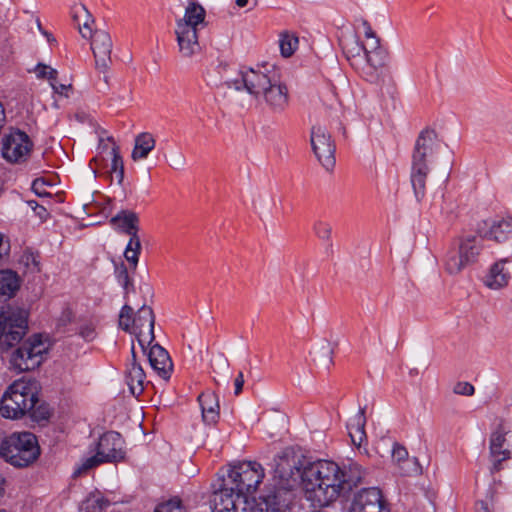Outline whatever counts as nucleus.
Listing matches in <instances>:
<instances>
[{"label": "nucleus", "mask_w": 512, "mask_h": 512, "mask_svg": "<svg viewBox=\"0 0 512 512\" xmlns=\"http://www.w3.org/2000/svg\"><path fill=\"white\" fill-rule=\"evenodd\" d=\"M275 472L284 481H301L305 490L313 494V500L320 506H327L338 497L348 495L364 476L357 463H351L342 469L337 463L328 460L306 464L295 460L290 464L287 461L277 464Z\"/></svg>", "instance_id": "nucleus-1"}, {"label": "nucleus", "mask_w": 512, "mask_h": 512, "mask_svg": "<svg viewBox=\"0 0 512 512\" xmlns=\"http://www.w3.org/2000/svg\"><path fill=\"white\" fill-rule=\"evenodd\" d=\"M205 18L206 11L202 5L191 1L185 8L184 16L176 20L175 34L183 57L190 58L200 51L198 31L206 25Z\"/></svg>", "instance_id": "nucleus-2"}, {"label": "nucleus", "mask_w": 512, "mask_h": 512, "mask_svg": "<svg viewBox=\"0 0 512 512\" xmlns=\"http://www.w3.org/2000/svg\"><path fill=\"white\" fill-rule=\"evenodd\" d=\"M37 437L28 431L13 432L0 444V456L7 463L17 468L33 464L40 456Z\"/></svg>", "instance_id": "nucleus-3"}, {"label": "nucleus", "mask_w": 512, "mask_h": 512, "mask_svg": "<svg viewBox=\"0 0 512 512\" xmlns=\"http://www.w3.org/2000/svg\"><path fill=\"white\" fill-rule=\"evenodd\" d=\"M28 330V312L22 308L0 309V353L18 345Z\"/></svg>", "instance_id": "nucleus-4"}, {"label": "nucleus", "mask_w": 512, "mask_h": 512, "mask_svg": "<svg viewBox=\"0 0 512 512\" xmlns=\"http://www.w3.org/2000/svg\"><path fill=\"white\" fill-rule=\"evenodd\" d=\"M224 478V485L232 486L245 500L253 494L262 482L265 474L262 465L255 461H245L233 465Z\"/></svg>", "instance_id": "nucleus-5"}, {"label": "nucleus", "mask_w": 512, "mask_h": 512, "mask_svg": "<svg viewBox=\"0 0 512 512\" xmlns=\"http://www.w3.org/2000/svg\"><path fill=\"white\" fill-rule=\"evenodd\" d=\"M124 440L120 433L108 431L104 433L97 443L96 454L85 459L74 471L78 476L102 463H115L125 458Z\"/></svg>", "instance_id": "nucleus-6"}, {"label": "nucleus", "mask_w": 512, "mask_h": 512, "mask_svg": "<svg viewBox=\"0 0 512 512\" xmlns=\"http://www.w3.org/2000/svg\"><path fill=\"white\" fill-rule=\"evenodd\" d=\"M34 393L24 381H15L5 391L0 401V415L7 419H19L33 407Z\"/></svg>", "instance_id": "nucleus-7"}, {"label": "nucleus", "mask_w": 512, "mask_h": 512, "mask_svg": "<svg viewBox=\"0 0 512 512\" xmlns=\"http://www.w3.org/2000/svg\"><path fill=\"white\" fill-rule=\"evenodd\" d=\"M276 75L277 73L270 70L267 65L257 66L256 68L242 67L239 70V77L226 80L225 85L237 91L246 90L258 99Z\"/></svg>", "instance_id": "nucleus-8"}, {"label": "nucleus", "mask_w": 512, "mask_h": 512, "mask_svg": "<svg viewBox=\"0 0 512 512\" xmlns=\"http://www.w3.org/2000/svg\"><path fill=\"white\" fill-rule=\"evenodd\" d=\"M47 347L41 335L35 334L20 344L11 354V368L17 372H26L38 368L44 360Z\"/></svg>", "instance_id": "nucleus-9"}, {"label": "nucleus", "mask_w": 512, "mask_h": 512, "mask_svg": "<svg viewBox=\"0 0 512 512\" xmlns=\"http://www.w3.org/2000/svg\"><path fill=\"white\" fill-rule=\"evenodd\" d=\"M388 61V50L380 45V40H375L374 43H370V48H367L358 72L366 81L382 86L385 83Z\"/></svg>", "instance_id": "nucleus-10"}, {"label": "nucleus", "mask_w": 512, "mask_h": 512, "mask_svg": "<svg viewBox=\"0 0 512 512\" xmlns=\"http://www.w3.org/2000/svg\"><path fill=\"white\" fill-rule=\"evenodd\" d=\"M512 457V431L503 421L495 425L489 440L488 462L490 472L494 473L501 469L502 462Z\"/></svg>", "instance_id": "nucleus-11"}, {"label": "nucleus", "mask_w": 512, "mask_h": 512, "mask_svg": "<svg viewBox=\"0 0 512 512\" xmlns=\"http://www.w3.org/2000/svg\"><path fill=\"white\" fill-rule=\"evenodd\" d=\"M1 153L10 163L22 164L26 162L33 149L30 137L19 129H10L2 138Z\"/></svg>", "instance_id": "nucleus-12"}, {"label": "nucleus", "mask_w": 512, "mask_h": 512, "mask_svg": "<svg viewBox=\"0 0 512 512\" xmlns=\"http://www.w3.org/2000/svg\"><path fill=\"white\" fill-rule=\"evenodd\" d=\"M439 147L438 135L434 129L426 128L418 135L412 152L411 170L418 176L430 166L433 155Z\"/></svg>", "instance_id": "nucleus-13"}, {"label": "nucleus", "mask_w": 512, "mask_h": 512, "mask_svg": "<svg viewBox=\"0 0 512 512\" xmlns=\"http://www.w3.org/2000/svg\"><path fill=\"white\" fill-rule=\"evenodd\" d=\"M310 142L312 150L320 164L327 171L332 170L336 163L335 144L327 129L320 124L313 125L311 128Z\"/></svg>", "instance_id": "nucleus-14"}, {"label": "nucleus", "mask_w": 512, "mask_h": 512, "mask_svg": "<svg viewBox=\"0 0 512 512\" xmlns=\"http://www.w3.org/2000/svg\"><path fill=\"white\" fill-rule=\"evenodd\" d=\"M154 325L155 315L152 308L143 304L132 320V331L130 333L136 336L138 344L145 353L147 346L155 340Z\"/></svg>", "instance_id": "nucleus-15"}, {"label": "nucleus", "mask_w": 512, "mask_h": 512, "mask_svg": "<svg viewBox=\"0 0 512 512\" xmlns=\"http://www.w3.org/2000/svg\"><path fill=\"white\" fill-rule=\"evenodd\" d=\"M449 172L447 170L436 174L431 171L430 166L423 169L420 176L416 171L411 170L410 181L414 192H438L447 189Z\"/></svg>", "instance_id": "nucleus-16"}, {"label": "nucleus", "mask_w": 512, "mask_h": 512, "mask_svg": "<svg viewBox=\"0 0 512 512\" xmlns=\"http://www.w3.org/2000/svg\"><path fill=\"white\" fill-rule=\"evenodd\" d=\"M349 512H389L380 489H362L353 499Z\"/></svg>", "instance_id": "nucleus-17"}, {"label": "nucleus", "mask_w": 512, "mask_h": 512, "mask_svg": "<svg viewBox=\"0 0 512 512\" xmlns=\"http://www.w3.org/2000/svg\"><path fill=\"white\" fill-rule=\"evenodd\" d=\"M263 98L269 110L273 113H283L289 106V92L285 83H283L278 74L272 78V81L262 92Z\"/></svg>", "instance_id": "nucleus-18"}, {"label": "nucleus", "mask_w": 512, "mask_h": 512, "mask_svg": "<svg viewBox=\"0 0 512 512\" xmlns=\"http://www.w3.org/2000/svg\"><path fill=\"white\" fill-rule=\"evenodd\" d=\"M243 498L232 486L224 485V478L219 477L214 485L211 500L213 512H237L236 500Z\"/></svg>", "instance_id": "nucleus-19"}, {"label": "nucleus", "mask_w": 512, "mask_h": 512, "mask_svg": "<svg viewBox=\"0 0 512 512\" xmlns=\"http://www.w3.org/2000/svg\"><path fill=\"white\" fill-rule=\"evenodd\" d=\"M91 38V49L95 58V67L106 71L111 63L112 40L104 30H96Z\"/></svg>", "instance_id": "nucleus-20"}, {"label": "nucleus", "mask_w": 512, "mask_h": 512, "mask_svg": "<svg viewBox=\"0 0 512 512\" xmlns=\"http://www.w3.org/2000/svg\"><path fill=\"white\" fill-rule=\"evenodd\" d=\"M148 360L154 371L164 380H169L173 363L168 352L158 343L149 345Z\"/></svg>", "instance_id": "nucleus-21"}, {"label": "nucleus", "mask_w": 512, "mask_h": 512, "mask_svg": "<svg viewBox=\"0 0 512 512\" xmlns=\"http://www.w3.org/2000/svg\"><path fill=\"white\" fill-rule=\"evenodd\" d=\"M288 492L283 489H274L260 497L257 504L260 512H285L289 505Z\"/></svg>", "instance_id": "nucleus-22"}, {"label": "nucleus", "mask_w": 512, "mask_h": 512, "mask_svg": "<svg viewBox=\"0 0 512 512\" xmlns=\"http://www.w3.org/2000/svg\"><path fill=\"white\" fill-rule=\"evenodd\" d=\"M132 360L126 372V380L132 395L139 396L144 390L145 372L141 365L136 361L135 346L131 347Z\"/></svg>", "instance_id": "nucleus-23"}, {"label": "nucleus", "mask_w": 512, "mask_h": 512, "mask_svg": "<svg viewBox=\"0 0 512 512\" xmlns=\"http://www.w3.org/2000/svg\"><path fill=\"white\" fill-rule=\"evenodd\" d=\"M198 402L201 407L203 421L208 425L216 424L220 416L217 394L211 391L203 392L199 395Z\"/></svg>", "instance_id": "nucleus-24"}, {"label": "nucleus", "mask_w": 512, "mask_h": 512, "mask_svg": "<svg viewBox=\"0 0 512 512\" xmlns=\"http://www.w3.org/2000/svg\"><path fill=\"white\" fill-rule=\"evenodd\" d=\"M508 261V258L501 259L491 266L484 280L486 287L492 290H499L508 285L510 274L504 268V264Z\"/></svg>", "instance_id": "nucleus-25"}, {"label": "nucleus", "mask_w": 512, "mask_h": 512, "mask_svg": "<svg viewBox=\"0 0 512 512\" xmlns=\"http://www.w3.org/2000/svg\"><path fill=\"white\" fill-rule=\"evenodd\" d=\"M343 53L349 61L350 65L358 71L367 48L360 42L357 36H351L343 41Z\"/></svg>", "instance_id": "nucleus-26"}, {"label": "nucleus", "mask_w": 512, "mask_h": 512, "mask_svg": "<svg viewBox=\"0 0 512 512\" xmlns=\"http://www.w3.org/2000/svg\"><path fill=\"white\" fill-rule=\"evenodd\" d=\"M111 223L118 226L120 233L128 236L139 233V217L130 210H120L115 216L111 218Z\"/></svg>", "instance_id": "nucleus-27"}, {"label": "nucleus", "mask_w": 512, "mask_h": 512, "mask_svg": "<svg viewBox=\"0 0 512 512\" xmlns=\"http://www.w3.org/2000/svg\"><path fill=\"white\" fill-rule=\"evenodd\" d=\"M485 238L498 243L512 239V218L495 219L489 225Z\"/></svg>", "instance_id": "nucleus-28"}, {"label": "nucleus", "mask_w": 512, "mask_h": 512, "mask_svg": "<svg viewBox=\"0 0 512 512\" xmlns=\"http://www.w3.org/2000/svg\"><path fill=\"white\" fill-rule=\"evenodd\" d=\"M72 19L78 26L79 32L83 38L93 36L90 27V23H93V19L88 9L83 4H77L72 7Z\"/></svg>", "instance_id": "nucleus-29"}, {"label": "nucleus", "mask_w": 512, "mask_h": 512, "mask_svg": "<svg viewBox=\"0 0 512 512\" xmlns=\"http://www.w3.org/2000/svg\"><path fill=\"white\" fill-rule=\"evenodd\" d=\"M18 274L10 269L0 270V297L11 298L20 288Z\"/></svg>", "instance_id": "nucleus-30"}, {"label": "nucleus", "mask_w": 512, "mask_h": 512, "mask_svg": "<svg viewBox=\"0 0 512 512\" xmlns=\"http://www.w3.org/2000/svg\"><path fill=\"white\" fill-rule=\"evenodd\" d=\"M458 250L469 265L476 263L480 255V241L478 235L469 234L463 237Z\"/></svg>", "instance_id": "nucleus-31"}, {"label": "nucleus", "mask_w": 512, "mask_h": 512, "mask_svg": "<svg viewBox=\"0 0 512 512\" xmlns=\"http://www.w3.org/2000/svg\"><path fill=\"white\" fill-rule=\"evenodd\" d=\"M156 140L151 133L142 132L135 138L132 159L137 161L147 158L148 154L154 149Z\"/></svg>", "instance_id": "nucleus-32"}, {"label": "nucleus", "mask_w": 512, "mask_h": 512, "mask_svg": "<svg viewBox=\"0 0 512 512\" xmlns=\"http://www.w3.org/2000/svg\"><path fill=\"white\" fill-rule=\"evenodd\" d=\"M366 417H365V407L360 408L358 413L350 419L347 424V428L349 430V435L353 444L360 445L362 440L365 437V427Z\"/></svg>", "instance_id": "nucleus-33"}, {"label": "nucleus", "mask_w": 512, "mask_h": 512, "mask_svg": "<svg viewBox=\"0 0 512 512\" xmlns=\"http://www.w3.org/2000/svg\"><path fill=\"white\" fill-rule=\"evenodd\" d=\"M112 161L110 169V177L112 181H117L123 190L131 189L129 183H124V163L119 152V147L113 142Z\"/></svg>", "instance_id": "nucleus-34"}, {"label": "nucleus", "mask_w": 512, "mask_h": 512, "mask_svg": "<svg viewBox=\"0 0 512 512\" xmlns=\"http://www.w3.org/2000/svg\"><path fill=\"white\" fill-rule=\"evenodd\" d=\"M130 239L126 245L124 251V257L129 262V264L136 269L139 262V255L142 250L141 239L137 234L129 236Z\"/></svg>", "instance_id": "nucleus-35"}, {"label": "nucleus", "mask_w": 512, "mask_h": 512, "mask_svg": "<svg viewBox=\"0 0 512 512\" xmlns=\"http://www.w3.org/2000/svg\"><path fill=\"white\" fill-rule=\"evenodd\" d=\"M60 185V179L57 174H45L33 180L31 192H47V189H56Z\"/></svg>", "instance_id": "nucleus-36"}, {"label": "nucleus", "mask_w": 512, "mask_h": 512, "mask_svg": "<svg viewBox=\"0 0 512 512\" xmlns=\"http://www.w3.org/2000/svg\"><path fill=\"white\" fill-rule=\"evenodd\" d=\"M467 266H469V264L462 257V254L459 250H451L447 253L445 259V269L449 274H457Z\"/></svg>", "instance_id": "nucleus-37"}, {"label": "nucleus", "mask_w": 512, "mask_h": 512, "mask_svg": "<svg viewBox=\"0 0 512 512\" xmlns=\"http://www.w3.org/2000/svg\"><path fill=\"white\" fill-rule=\"evenodd\" d=\"M27 414L36 422L48 420L50 417L48 404L40 403L36 392L34 393L33 407L27 411Z\"/></svg>", "instance_id": "nucleus-38"}, {"label": "nucleus", "mask_w": 512, "mask_h": 512, "mask_svg": "<svg viewBox=\"0 0 512 512\" xmlns=\"http://www.w3.org/2000/svg\"><path fill=\"white\" fill-rule=\"evenodd\" d=\"M109 501L101 496H89L81 505V512H104Z\"/></svg>", "instance_id": "nucleus-39"}, {"label": "nucleus", "mask_w": 512, "mask_h": 512, "mask_svg": "<svg viewBox=\"0 0 512 512\" xmlns=\"http://www.w3.org/2000/svg\"><path fill=\"white\" fill-rule=\"evenodd\" d=\"M115 276L117 282L124 290V298H127L130 290L134 289L133 282L129 276L128 269L126 265L122 262L120 265H116L115 267Z\"/></svg>", "instance_id": "nucleus-40"}, {"label": "nucleus", "mask_w": 512, "mask_h": 512, "mask_svg": "<svg viewBox=\"0 0 512 512\" xmlns=\"http://www.w3.org/2000/svg\"><path fill=\"white\" fill-rule=\"evenodd\" d=\"M154 512H186V508L180 498L174 497L158 504Z\"/></svg>", "instance_id": "nucleus-41"}, {"label": "nucleus", "mask_w": 512, "mask_h": 512, "mask_svg": "<svg viewBox=\"0 0 512 512\" xmlns=\"http://www.w3.org/2000/svg\"><path fill=\"white\" fill-rule=\"evenodd\" d=\"M297 45H298L297 37H295L293 35H289V34H283L279 41V46H280V51H281L282 56L290 57L294 53Z\"/></svg>", "instance_id": "nucleus-42"}, {"label": "nucleus", "mask_w": 512, "mask_h": 512, "mask_svg": "<svg viewBox=\"0 0 512 512\" xmlns=\"http://www.w3.org/2000/svg\"><path fill=\"white\" fill-rule=\"evenodd\" d=\"M134 310L133 308L125 304L119 314V327L125 331V332H131L132 331V320L134 318Z\"/></svg>", "instance_id": "nucleus-43"}, {"label": "nucleus", "mask_w": 512, "mask_h": 512, "mask_svg": "<svg viewBox=\"0 0 512 512\" xmlns=\"http://www.w3.org/2000/svg\"><path fill=\"white\" fill-rule=\"evenodd\" d=\"M314 233L316 236L323 241H326L328 243L327 249H331L332 242H331V234H332V227L329 223L324 221H317L314 224L313 227Z\"/></svg>", "instance_id": "nucleus-44"}, {"label": "nucleus", "mask_w": 512, "mask_h": 512, "mask_svg": "<svg viewBox=\"0 0 512 512\" xmlns=\"http://www.w3.org/2000/svg\"><path fill=\"white\" fill-rule=\"evenodd\" d=\"M100 198L98 200H93L94 204H86L85 207H93L96 206L98 208V212L104 216H108L111 214L112 206L111 202L112 200L108 197H106L104 194H99Z\"/></svg>", "instance_id": "nucleus-45"}, {"label": "nucleus", "mask_w": 512, "mask_h": 512, "mask_svg": "<svg viewBox=\"0 0 512 512\" xmlns=\"http://www.w3.org/2000/svg\"><path fill=\"white\" fill-rule=\"evenodd\" d=\"M35 73L38 78H40V79L47 78L49 81H54L55 79H57V74H58L57 70L51 68L48 65L42 64V63H39L35 67Z\"/></svg>", "instance_id": "nucleus-46"}, {"label": "nucleus", "mask_w": 512, "mask_h": 512, "mask_svg": "<svg viewBox=\"0 0 512 512\" xmlns=\"http://www.w3.org/2000/svg\"><path fill=\"white\" fill-rule=\"evenodd\" d=\"M252 203L255 207L267 210L275 204L271 194H255Z\"/></svg>", "instance_id": "nucleus-47"}, {"label": "nucleus", "mask_w": 512, "mask_h": 512, "mask_svg": "<svg viewBox=\"0 0 512 512\" xmlns=\"http://www.w3.org/2000/svg\"><path fill=\"white\" fill-rule=\"evenodd\" d=\"M333 353V349L330 347L329 343H326L321 347L319 362L326 369H329L333 364Z\"/></svg>", "instance_id": "nucleus-48"}, {"label": "nucleus", "mask_w": 512, "mask_h": 512, "mask_svg": "<svg viewBox=\"0 0 512 512\" xmlns=\"http://www.w3.org/2000/svg\"><path fill=\"white\" fill-rule=\"evenodd\" d=\"M21 263H23L27 268L31 269L32 271H40V262L38 260V256L32 252H25L21 257Z\"/></svg>", "instance_id": "nucleus-49"}, {"label": "nucleus", "mask_w": 512, "mask_h": 512, "mask_svg": "<svg viewBox=\"0 0 512 512\" xmlns=\"http://www.w3.org/2000/svg\"><path fill=\"white\" fill-rule=\"evenodd\" d=\"M392 458L398 463L408 460V451L398 443H395L392 449Z\"/></svg>", "instance_id": "nucleus-50"}, {"label": "nucleus", "mask_w": 512, "mask_h": 512, "mask_svg": "<svg viewBox=\"0 0 512 512\" xmlns=\"http://www.w3.org/2000/svg\"><path fill=\"white\" fill-rule=\"evenodd\" d=\"M475 389L469 382H458L453 388V392L459 395L470 396L474 393Z\"/></svg>", "instance_id": "nucleus-51"}, {"label": "nucleus", "mask_w": 512, "mask_h": 512, "mask_svg": "<svg viewBox=\"0 0 512 512\" xmlns=\"http://www.w3.org/2000/svg\"><path fill=\"white\" fill-rule=\"evenodd\" d=\"M27 205L29 207H31V209L35 212V214L41 220H46V218L48 217L49 213H48L47 209L42 204H39L35 200H28L27 201Z\"/></svg>", "instance_id": "nucleus-52"}, {"label": "nucleus", "mask_w": 512, "mask_h": 512, "mask_svg": "<svg viewBox=\"0 0 512 512\" xmlns=\"http://www.w3.org/2000/svg\"><path fill=\"white\" fill-rule=\"evenodd\" d=\"M10 243L4 240V236L0 233V265L9 257Z\"/></svg>", "instance_id": "nucleus-53"}, {"label": "nucleus", "mask_w": 512, "mask_h": 512, "mask_svg": "<svg viewBox=\"0 0 512 512\" xmlns=\"http://www.w3.org/2000/svg\"><path fill=\"white\" fill-rule=\"evenodd\" d=\"M79 335L86 341H91L95 338V329L92 325H84L80 327Z\"/></svg>", "instance_id": "nucleus-54"}, {"label": "nucleus", "mask_w": 512, "mask_h": 512, "mask_svg": "<svg viewBox=\"0 0 512 512\" xmlns=\"http://www.w3.org/2000/svg\"><path fill=\"white\" fill-rule=\"evenodd\" d=\"M214 362H215V365H217V367L225 373L226 380H227L229 377V361H228V359L224 355L221 354L215 358Z\"/></svg>", "instance_id": "nucleus-55"}, {"label": "nucleus", "mask_w": 512, "mask_h": 512, "mask_svg": "<svg viewBox=\"0 0 512 512\" xmlns=\"http://www.w3.org/2000/svg\"><path fill=\"white\" fill-rule=\"evenodd\" d=\"M50 84H51V86H52L53 90H54L56 93H58V94H60V95H64V96H66V97L68 96V91H69L70 89H72V85H71V84H68V85H66V84H61V83H58V82L56 81V79H55L54 81H50Z\"/></svg>", "instance_id": "nucleus-56"}, {"label": "nucleus", "mask_w": 512, "mask_h": 512, "mask_svg": "<svg viewBox=\"0 0 512 512\" xmlns=\"http://www.w3.org/2000/svg\"><path fill=\"white\" fill-rule=\"evenodd\" d=\"M185 164V158L181 153L175 154L171 157V163L170 165L175 168L179 169L182 168Z\"/></svg>", "instance_id": "nucleus-57"}, {"label": "nucleus", "mask_w": 512, "mask_h": 512, "mask_svg": "<svg viewBox=\"0 0 512 512\" xmlns=\"http://www.w3.org/2000/svg\"><path fill=\"white\" fill-rule=\"evenodd\" d=\"M243 385H244V375H243V372L240 371L234 380V386H235L234 394L235 395H239L242 392Z\"/></svg>", "instance_id": "nucleus-58"}, {"label": "nucleus", "mask_w": 512, "mask_h": 512, "mask_svg": "<svg viewBox=\"0 0 512 512\" xmlns=\"http://www.w3.org/2000/svg\"><path fill=\"white\" fill-rule=\"evenodd\" d=\"M364 25L366 26V29H365V36L367 39H371L372 42L371 43H374L375 40H380L379 38L376 37L375 35V32L372 30L371 26L369 25L368 22H364Z\"/></svg>", "instance_id": "nucleus-59"}, {"label": "nucleus", "mask_w": 512, "mask_h": 512, "mask_svg": "<svg viewBox=\"0 0 512 512\" xmlns=\"http://www.w3.org/2000/svg\"><path fill=\"white\" fill-rule=\"evenodd\" d=\"M249 0H236L235 3L238 7L243 8L248 4Z\"/></svg>", "instance_id": "nucleus-60"}, {"label": "nucleus", "mask_w": 512, "mask_h": 512, "mask_svg": "<svg viewBox=\"0 0 512 512\" xmlns=\"http://www.w3.org/2000/svg\"><path fill=\"white\" fill-rule=\"evenodd\" d=\"M37 196H49L51 197L53 194H42V193H39V194H36ZM55 196H59L60 194H54Z\"/></svg>", "instance_id": "nucleus-61"}, {"label": "nucleus", "mask_w": 512, "mask_h": 512, "mask_svg": "<svg viewBox=\"0 0 512 512\" xmlns=\"http://www.w3.org/2000/svg\"><path fill=\"white\" fill-rule=\"evenodd\" d=\"M4 495V490L2 488H0V498H2Z\"/></svg>", "instance_id": "nucleus-62"}, {"label": "nucleus", "mask_w": 512, "mask_h": 512, "mask_svg": "<svg viewBox=\"0 0 512 512\" xmlns=\"http://www.w3.org/2000/svg\"><path fill=\"white\" fill-rule=\"evenodd\" d=\"M482 512H490V511L488 510L487 507H485V508L482 507Z\"/></svg>", "instance_id": "nucleus-63"}, {"label": "nucleus", "mask_w": 512, "mask_h": 512, "mask_svg": "<svg viewBox=\"0 0 512 512\" xmlns=\"http://www.w3.org/2000/svg\"><path fill=\"white\" fill-rule=\"evenodd\" d=\"M86 18H79L80 23H84Z\"/></svg>", "instance_id": "nucleus-64"}]
</instances>
